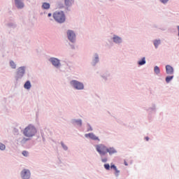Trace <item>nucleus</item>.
Wrapping results in <instances>:
<instances>
[{"mask_svg":"<svg viewBox=\"0 0 179 179\" xmlns=\"http://www.w3.org/2000/svg\"><path fill=\"white\" fill-rule=\"evenodd\" d=\"M96 151L99 153L101 161L102 163H107L108 162V158L106 157L107 153H108L109 156H113V155H115L118 153V151L114 147H106V145L103 143L96 144L94 145Z\"/></svg>","mask_w":179,"mask_h":179,"instance_id":"f257e3e1","label":"nucleus"},{"mask_svg":"<svg viewBox=\"0 0 179 179\" xmlns=\"http://www.w3.org/2000/svg\"><path fill=\"white\" fill-rule=\"evenodd\" d=\"M22 134L26 138H33V136H35L36 134H37V129L34 125L29 124L24 129Z\"/></svg>","mask_w":179,"mask_h":179,"instance_id":"f03ea898","label":"nucleus"},{"mask_svg":"<svg viewBox=\"0 0 179 179\" xmlns=\"http://www.w3.org/2000/svg\"><path fill=\"white\" fill-rule=\"evenodd\" d=\"M53 19L57 23H65L66 20V17L65 16V13L63 10L55 11L53 15Z\"/></svg>","mask_w":179,"mask_h":179,"instance_id":"7ed1b4c3","label":"nucleus"},{"mask_svg":"<svg viewBox=\"0 0 179 179\" xmlns=\"http://www.w3.org/2000/svg\"><path fill=\"white\" fill-rule=\"evenodd\" d=\"M70 86L74 90H85V84L78 80H71L70 81Z\"/></svg>","mask_w":179,"mask_h":179,"instance_id":"20e7f679","label":"nucleus"},{"mask_svg":"<svg viewBox=\"0 0 179 179\" xmlns=\"http://www.w3.org/2000/svg\"><path fill=\"white\" fill-rule=\"evenodd\" d=\"M67 39L70 43L72 44L76 43V34L75 33V31L72 29H68L66 32Z\"/></svg>","mask_w":179,"mask_h":179,"instance_id":"39448f33","label":"nucleus"},{"mask_svg":"<svg viewBox=\"0 0 179 179\" xmlns=\"http://www.w3.org/2000/svg\"><path fill=\"white\" fill-rule=\"evenodd\" d=\"M25 73H26V66H22L19 67L17 69L15 80H19V79H22V78L24 76Z\"/></svg>","mask_w":179,"mask_h":179,"instance_id":"423d86ee","label":"nucleus"},{"mask_svg":"<svg viewBox=\"0 0 179 179\" xmlns=\"http://www.w3.org/2000/svg\"><path fill=\"white\" fill-rule=\"evenodd\" d=\"M48 61L57 69H59V68L62 66V65L61 64V59L57 57H50L49 58Z\"/></svg>","mask_w":179,"mask_h":179,"instance_id":"0eeeda50","label":"nucleus"},{"mask_svg":"<svg viewBox=\"0 0 179 179\" xmlns=\"http://www.w3.org/2000/svg\"><path fill=\"white\" fill-rule=\"evenodd\" d=\"M98 64H100V54L94 52L92 56L91 65L92 66H96Z\"/></svg>","mask_w":179,"mask_h":179,"instance_id":"6e6552de","label":"nucleus"},{"mask_svg":"<svg viewBox=\"0 0 179 179\" xmlns=\"http://www.w3.org/2000/svg\"><path fill=\"white\" fill-rule=\"evenodd\" d=\"M20 177L22 179H29L31 178V172L28 169H24L20 172Z\"/></svg>","mask_w":179,"mask_h":179,"instance_id":"1a4fd4ad","label":"nucleus"},{"mask_svg":"<svg viewBox=\"0 0 179 179\" xmlns=\"http://www.w3.org/2000/svg\"><path fill=\"white\" fill-rule=\"evenodd\" d=\"M85 136L86 138H89V139H91V141H94L95 142H100V138H99V136H96V134H94V133L93 132L85 134Z\"/></svg>","mask_w":179,"mask_h":179,"instance_id":"9d476101","label":"nucleus"},{"mask_svg":"<svg viewBox=\"0 0 179 179\" xmlns=\"http://www.w3.org/2000/svg\"><path fill=\"white\" fill-rule=\"evenodd\" d=\"M71 124L74 125V127L76 125L77 127H82V125H83V122L82 121V119H71Z\"/></svg>","mask_w":179,"mask_h":179,"instance_id":"9b49d317","label":"nucleus"},{"mask_svg":"<svg viewBox=\"0 0 179 179\" xmlns=\"http://www.w3.org/2000/svg\"><path fill=\"white\" fill-rule=\"evenodd\" d=\"M14 2L17 9H23V8H24L23 0H14Z\"/></svg>","mask_w":179,"mask_h":179,"instance_id":"f8f14e48","label":"nucleus"},{"mask_svg":"<svg viewBox=\"0 0 179 179\" xmlns=\"http://www.w3.org/2000/svg\"><path fill=\"white\" fill-rule=\"evenodd\" d=\"M112 40L115 43V44L122 43V38H121L117 35H113V36L112 37Z\"/></svg>","mask_w":179,"mask_h":179,"instance_id":"ddd939ff","label":"nucleus"},{"mask_svg":"<svg viewBox=\"0 0 179 179\" xmlns=\"http://www.w3.org/2000/svg\"><path fill=\"white\" fill-rule=\"evenodd\" d=\"M100 76L104 80V82H107V80H108V78L110 76V72L106 71L104 73H101Z\"/></svg>","mask_w":179,"mask_h":179,"instance_id":"4468645a","label":"nucleus"},{"mask_svg":"<svg viewBox=\"0 0 179 179\" xmlns=\"http://www.w3.org/2000/svg\"><path fill=\"white\" fill-rule=\"evenodd\" d=\"M110 169L112 170H114L115 171V177H119L120 176V170H118V169H117V166H115V164H114L113 163L110 164Z\"/></svg>","mask_w":179,"mask_h":179,"instance_id":"2eb2a0df","label":"nucleus"},{"mask_svg":"<svg viewBox=\"0 0 179 179\" xmlns=\"http://www.w3.org/2000/svg\"><path fill=\"white\" fill-rule=\"evenodd\" d=\"M73 3H75V0H64V5L67 10L72 6V5H73Z\"/></svg>","mask_w":179,"mask_h":179,"instance_id":"dca6fc26","label":"nucleus"},{"mask_svg":"<svg viewBox=\"0 0 179 179\" xmlns=\"http://www.w3.org/2000/svg\"><path fill=\"white\" fill-rule=\"evenodd\" d=\"M166 72L167 75H173L174 73V69L170 65H166Z\"/></svg>","mask_w":179,"mask_h":179,"instance_id":"f3484780","label":"nucleus"},{"mask_svg":"<svg viewBox=\"0 0 179 179\" xmlns=\"http://www.w3.org/2000/svg\"><path fill=\"white\" fill-rule=\"evenodd\" d=\"M24 89H26V90H30L31 89V83L30 80H27L24 84Z\"/></svg>","mask_w":179,"mask_h":179,"instance_id":"a211bd4d","label":"nucleus"},{"mask_svg":"<svg viewBox=\"0 0 179 179\" xmlns=\"http://www.w3.org/2000/svg\"><path fill=\"white\" fill-rule=\"evenodd\" d=\"M28 141H30V138H27L25 137L22 138H18V142H20V145H26Z\"/></svg>","mask_w":179,"mask_h":179,"instance_id":"6ab92c4d","label":"nucleus"},{"mask_svg":"<svg viewBox=\"0 0 179 179\" xmlns=\"http://www.w3.org/2000/svg\"><path fill=\"white\" fill-rule=\"evenodd\" d=\"M51 8V4L50 3L44 2L42 4V9H45L48 10V9H50Z\"/></svg>","mask_w":179,"mask_h":179,"instance_id":"aec40b11","label":"nucleus"},{"mask_svg":"<svg viewBox=\"0 0 179 179\" xmlns=\"http://www.w3.org/2000/svg\"><path fill=\"white\" fill-rule=\"evenodd\" d=\"M9 66H10L11 69H16V63L13 60H10Z\"/></svg>","mask_w":179,"mask_h":179,"instance_id":"412c9836","label":"nucleus"},{"mask_svg":"<svg viewBox=\"0 0 179 179\" xmlns=\"http://www.w3.org/2000/svg\"><path fill=\"white\" fill-rule=\"evenodd\" d=\"M6 26L10 29H16V24L14 22H8L7 23Z\"/></svg>","mask_w":179,"mask_h":179,"instance_id":"4be33fe9","label":"nucleus"},{"mask_svg":"<svg viewBox=\"0 0 179 179\" xmlns=\"http://www.w3.org/2000/svg\"><path fill=\"white\" fill-rule=\"evenodd\" d=\"M67 69H69V72H73L75 71L73 66L69 64H67Z\"/></svg>","mask_w":179,"mask_h":179,"instance_id":"5701e85b","label":"nucleus"},{"mask_svg":"<svg viewBox=\"0 0 179 179\" xmlns=\"http://www.w3.org/2000/svg\"><path fill=\"white\" fill-rule=\"evenodd\" d=\"M87 132H92L93 131V127H92V125H90V123H87Z\"/></svg>","mask_w":179,"mask_h":179,"instance_id":"b1692460","label":"nucleus"},{"mask_svg":"<svg viewBox=\"0 0 179 179\" xmlns=\"http://www.w3.org/2000/svg\"><path fill=\"white\" fill-rule=\"evenodd\" d=\"M138 65H145L146 64V60L145 59V57H143L141 60L138 62Z\"/></svg>","mask_w":179,"mask_h":179,"instance_id":"393cba45","label":"nucleus"},{"mask_svg":"<svg viewBox=\"0 0 179 179\" xmlns=\"http://www.w3.org/2000/svg\"><path fill=\"white\" fill-rule=\"evenodd\" d=\"M160 40H155L154 41V45L155 47V48H157V47H159V45H160Z\"/></svg>","mask_w":179,"mask_h":179,"instance_id":"a878e982","label":"nucleus"},{"mask_svg":"<svg viewBox=\"0 0 179 179\" xmlns=\"http://www.w3.org/2000/svg\"><path fill=\"white\" fill-rule=\"evenodd\" d=\"M103 167L105 170H107L108 171H110V169H111V165H110V164H104Z\"/></svg>","mask_w":179,"mask_h":179,"instance_id":"bb28decb","label":"nucleus"},{"mask_svg":"<svg viewBox=\"0 0 179 179\" xmlns=\"http://www.w3.org/2000/svg\"><path fill=\"white\" fill-rule=\"evenodd\" d=\"M174 78L173 76H169L166 78V83H170V81Z\"/></svg>","mask_w":179,"mask_h":179,"instance_id":"cd10ccee","label":"nucleus"},{"mask_svg":"<svg viewBox=\"0 0 179 179\" xmlns=\"http://www.w3.org/2000/svg\"><path fill=\"white\" fill-rule=\"evenodd\" d=\"M6 149V145L5 144L0 143V150H5Z\"/></svg>","mask_w":179,"mask_h":179,"instance_id":"c85d7f7f","label":"nucleus"},{"mask_svg":"<svg viewBox=\"0 0 179 179\" xmlns=\"http://www.w3.org/2000/svg\"><path fill=\"white\" fill-rule=\"evenodd\" d=\"M62 147L63 148L64 150H68V146H66V145H65V143H64L62 141H61L60 143Z\"/></svg>","mask_w":179,"mask_h":179,"instance_id":"c756f323","label":"nucleus"},{"mask_svg":"<svg viewBox=\"0 0 179 179\" xmlns=\"http://www.w3.org/2000/svg\"><path fill=\"white\" fill-rule=\"evenodd\" d=\"M22 155L24 157H29V152L27 151V150H24V151H22Z\"/></svg>","mask_w":179,"mask_h":179,"instance_id":"7c9ffc66","label":"nucleus"},{"mask_svg":"<svg viewBox=\"0 0 179 179\" xmlns=\"http://www.w3.org/2000/svg\"><path fill=\"white\" fill-rule=\"evenodd\" d=\"M155 72L157 75H159V73H160V69H159V66H156L155 67Z\"/></svg>","mask_w":179,"mask_h":179,"instance_id":"2f4dec72","label":"nucleus"},{"mask_svg":"<svg viewBox=\"0 0 179 179\" xmlns=\"http://www.w3.org/2000/svg\"><path fill=\"white\" fill-rule=\"evenodd\" d=\"M74 44L75 43H69V45L71 47V50H75L76 49Z\"/></svg>","mask_w":179,"mask_h":179,"instance_id":"473e14b6","label":"nucleus"},{"mask_svg":"<svg viewBox=\"0 0 179 179\" xmlns=\"http://www.w3.org/2000/svg\"><path fill=\"white\" fill-rule=\"evenodd\" d=\"M162 3H167L169 2V0H160Z\"/></svg>","mask_w":179,"mask_h":179,"instance_id":"72a5a7b5","label":"nucleus"},{"mask_svg":"<svg viewBox=\"0 0 179 179\" xmlns=\"http://www.w3.org/2000/svg\"><path fill=\"white\" fill-rule=\"evenodd\" d=\"M52 16V13H49L48 14V17H51Z\"/></svg>","mask_w":179,"mask_h":179,"instance_id":"f704fd0d","label":"nucleus"},{"mask_svg":"<svg viewBox=\"0 0 179 179\" xmlns=\"http://www.w3.org/2000/svg\"><path fill=\"white\" fill-rule=\"evenodd\" d=\"M14 131H15V132L17 133L19 130H17V129H14Z\"/></svg>","mask_w":179,"mask_h":179,"instance_id":"c9c22d12","label":"nucleus"},{"mask_svg":"<svg viewBox=\"0 0 179 179\" xmlns=\"http://www.w3.org/2000/svg\"><path fill=\"white\" fill-rule=\"evenodd\" d=\"M146 141H149V137H145Z\"/></svg>","mask_w":179,"mask_h":179,"instance_id":"e433bc0d","label":"nucleus"},{"mask_svg":"<svg viewBox=\"0 0 179 179\" xmlns=\"http://www.w3.org/2000/svg\"><path fill=\"white\" fill-rule=\"evenodd\" d=\"M125 166H128V164L127 162H124Z\"/></svg>","mask_w":179,"mask_h":179,"instance_id":"4c0bfd02","label":"nucleus"},{"mask_svg":"<svg viewBox=\"0 0 179 179\" xmlns=\"http://www.w3.org/2000/svg\"><path fill=\"white\" fill-rule=\"evenodd\" d=\"M43 142L45 141V138L44 137H43Z\"/></svg>","mask_w":179,"mask_h":179,"instance_id":"58836bf2","label":"nucleus"},{"mask_svg":"<svg viewBox=\"0 0 179 179\" xmlns=\"http://www.w3.org/2000/svg\"><path fill=\"white\" fill-rule=\"evenodd\" d=\"M178 30H179V27H178Z\"/></svg>","mask_w":179,"mask_h":179,"instance_id":"ea45409f","label":"nucleus"},{"mask_svg":"<svg viewBox=\"0 0 179 179\" xmlns=\"http://www.w3.org/2000/svg\"><path fill=\"white\" fill-rule=\"evenodd\" d=\"M109 1H114V0H109Z\"/></svg>","mask_w":179,"mask_h":179,"instance_id":"a19ab883","label":"nucleus"}]
</instances>
